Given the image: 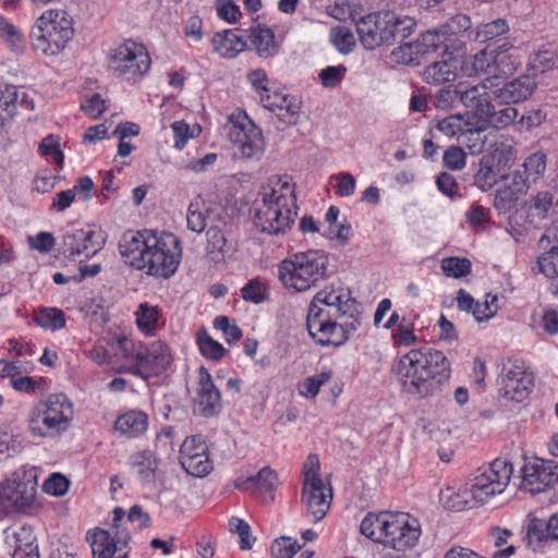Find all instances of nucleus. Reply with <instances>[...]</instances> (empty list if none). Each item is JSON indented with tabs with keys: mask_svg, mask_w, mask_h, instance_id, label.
Listing matches in <instances>:
<instances>
[{
	"mask_svg": "<svg viewBox=\"0 0 558 558\" xmlns=\"http://www.w3.org/2000/svg\"><path fill=\"white\" fill-rule=\"evenodd\" d=\"M361 318L351 291L331 284L318 291L311 301L306 327L317 344L340 347L361 326Z\"/></svg>",
	"mask_w": 558,
	"mask_h": 558,
	"instance_id": "f257e3e1",
	"label": "nucleus"
},
{
	"mask_svg": "<svg viewBox=\"0 0 558 558\" xmlns=\"http://www.w3.org/2000/svg\"><path fill=\"white\" fill-rule=\"evenodd\" d=\"M120 254L133 268L149 276L169 278L180 264L182 250L173 233L129 230L119 241Z\"/></svg>",
	"mask_w": 558,
	"mask_h": 558,
	"instance_id": "f03ea898",
	"label": "nucleus"
},
{
	"mask_svg": "<svg viewBox=\"0 0 558 558\" xmlns=\"http://www.w3.org/2000/svg\"><path fill=\"white\" fill-rule=\"evenodd\" d=\"M294 187L287 178L270 177L253 203L254 223L268 234H284L296 217Z\"/></svg>",
	"mask_w": 558,
	"mask_h": 558,
	"instance_id": "7ed1b4c3",
	"label": "nucleus"
},
{
	"mask_svg": "<svg viewBox=\"0 0 558 558\" xmlns=\"http://www.w3.org/2000/svg\"><path fill=\"white\" fill-rule=\"evenodd\" d=\"M396 374L405 393L425 397L450 377V362L438 350L413 349L399 359Z\"/></svg>",
	"mask_w": 558,
	"mask_h": 558,
	"instance_id": "20e7f679",
	"label": "nucleus"
},
{
	"mask_svg": "<svg viewBox=\"0 0 558 558\" xmlns=\"http://www.w3.org/2000/svg\"><path fill=\"white\" fill-rule=\"evenodd\" d=\"M512 464L505 459H495L490 465L466 482L461 488H446L440 493L444 507L453 511H463L485 504L495 495L501 494L508 486Z\"/></svg>",
	"mask_w": 558,
	"mask_h": 558,
	"instance_id": "39448f33",
	"label": "nucleus"
},
{
	"mask_svg": "<svg viewBox=\"0 0 558 558\" xmlns=\"http://www.w3.org/2000/svg\"><path fill=\"white\" fill-rule=\"evenodd\" d=\"M73 418L72 400L65 393H50L33 405L27 426L33 436L53 439L70 429Z\"/></svg>",
	"mask_w": 558,
	"mask_h": 558,
	"instance_id": "423d86ee",
	"label": "nucleus"
},
{
	"mask_svg": "<svg viewBox=\"0 0 558 558\" xmlns=\"http://www.w3.org/2000/svg\"><path fill=\"white\" fill-rule=\"evenodd\" d=\"M328 257L323 251L310 250L283 259L278 267L282 286L293 292H305L325 278Z\"/></svg>",
	"mask_w": 558,
	"mask_h": 558,
	"instance_id": "0eeeda50",
	"label": "nucleus"
},
{
	"mask_svg": "<svg viewBox=\"0 0 558 558\" xmlns=\"http://www.w3.org/2000/svg\"><path fill=\"white\" fill-rule=\"evenodd\" d=\"M73 35L72 19L64 10L44 12L29 32L33 48L45 56L58 54Z\"/></svg>",
	"mask_w": 558,
	"mask_h": 558,
	"instance_id": "6e6552de",
	"label": "nucleus"
},
{
	"mask_svg": "<svg viewBox=\"0 0 558 558\" xmlns=\"http://www.w3.org/2000/svg\"><path fill=\"white\" fill-rule=\"evenodd\" d=\"M142 341L121 328L107 330V367L141 377Z\"/></svg>",
	"mask_w": 558,
	"mask_h": 558,
	"instance_id": "1a4fd4ad",
	"label": "nucleus"
},
{
	"mask_svg": "<svg viewBox=\"0 0 558 558\" xmlns=\"http://www.w3.org/2000/svg\"><path fill=\"white\" fill-rule=\"evenodd\" d=\"M150 64L147 49L142 44L129 39L111 49L108 69L117 78L137 81L149 71Z\"/></svg>",
	"mask_w": 558,
	"mask_h": 558,
	"instance_id": "9d476101",
	"label": "nucleus"
},
{
	"mask_svg": "<svg viewBox=\"0 0 558 558\" xmlns=\"http://www.w3.org/2000/svg\"><path fill=\"white\" fill-rule=\"evenodd\" d=\"M227 128L229 138L242 159H262L266 148L263 132L244 111L230 114Z\"/></svg>",
	"mask_w": 558,
	"mask_h": 558,
	"instance_id": "9b49d317",
	"label": "nucleus"
},
{
	"mask_svg": "<svg viewBox=\"0 0 558 558\" xmlns=\"http://www.w3.org/2000/svg\"><path fill=\"white\" fill-rule=\"evenodd\" d=\"M389 518L383 544L396 551H404L414 547L421 535L418 521L405 512H391Z\"/></svg>",
	"mask_w": 558,
	"mask_h": 558,
	"instance_id": "f8f14e48",
	"label": "nucleus"
},
{
	"mask_svg": "<svg viewBox=\"0 0 558 558\" xmlns=\"http://www.w3.org/2000/svg\"><path fill=\"white\" fill-rule=\"evenodd\" d=\"M36 496L33 480H8L0 483V518L29 507Z\"/></svg>",
	"mask_w": 558,
	"mask_h": 558,
	"instance_id": "ddd939ff",
	"label": "nucleus"
},
{
	"mask_svg": "<svg viewBox=\"0 0 558 558\" xmlns=\"http://www.w3.org/2000/svg\"><path fill=\"white\" fill-rule=\"evenodd\" d=\"M392 17V11H381L363 16L356 22V32L365 49L373 50L381 45H389Z\"/></svg>",
	"mask_w": 558,
	"mask_h": 558,
	"instance_id": "4468645a",
	"label": "nucleus"
},
{
	"mask_svg": "<svg viewBox=\"0 0 558 558\" xmlns=\"http://www.w3.org/2000/svg\"><path fill=\"white\" fill-rule=\"evenodd\" d=\"M522 490L538 494L554 487L558 483V465L541 459L526 460L521 469Z\"/></svg>",
	"mask_w": 558,
	"mask_h": 558,
	"instance_id": "2eb2a0df",
	"label": "nucleus"
},
{
	"mask_svg": "<svg viewBox=\"0 0 558 558\" xmlns=\"http://www.w3.org/2000/svg\"><path fill=\"white\" fill-rule=\"evenodd\" d=\"M180 463L186 473L203 477L213 470L208 447L201 435L186 437L180 448Z\"/></svg>",
	"mask_w": 558,
	"mask_h": 558,
	"instance_id": "dca6fc26",
	"label": "nucleus"
},
{
	"mask_svg": "<svg viewBox=\"0 0 558 558\" xmlns=\"http://www.w3.org/2000/svg\"><path fill=\"white\" fill-rule=\"evenodd\" d=\"M490 80H483L478 84L463 82L460 93V104L463 105L478 120L488 117L493 104L494 90L498 84H488Z\"/></svg>",
	"mask_w": 558,
	"mask_h": 558,
	"instance_id": "f3484780",
	"label": "nucleus"
},
{
	"mask_svg": "<svg viewBox=\"0 0 558 558\" xmlns=\"http://www.w3.org/2000/svg\"><path fill=\"white\" fill-rule=\"evenodd\" d=\"M533 387V378L526 372V367L521 361H513L505 367V374L501 378L500 391L509 400L521 402L527 398Z\"/></svg>",
	"mask_w": 558,
	"mask_h": 558,
	"instance_id": "a211bd4d",
	"label": "nucleus"
},
{
	"mask_svg": "<svg viewBox=\"0 0 558 558\" xmlns=\"http://www.w3.org/2000/svg\"><path fill=\"white\" fill-rule=\"evenodd\" d=\"M195 404L206 417L216 415L222 409L221 393L204 366L199 368Z\"/></svg>",
	"mask_w": 558,
	"mask_h": 558,
	"instance_id": "6ab92c4d",
	"label": "nucleus"
},
{
	"mask_svg": "<svg viewBox=\"0 0 558 558\" xmlns=\"http://www.w3.org/2000/svg\"><path fill=\"white\" fill-rule=\"evenodd\" d=\"M234 485L240 490L251 493L263 501H272L274 492L278 486V477L272 469L265 466L256 475L236 478Z\"/></svg>",
	"mask_w": 558,
	"mask_h": 558,
	"instance_id": "aec40b11",
	"label": "nucleus"
},
{
	"mask_svg": "<svg viewBox=\"0 0 558 558\" xmlns=\"http://www.w3.org/2000/svg\"><path fill=\"white\" fill-rule=\"evenodd\" d=\"M331 488L326 486L323 481L303 484L302 502L306 506L307 513L312 515L313 521L322 520L328 512L331 502Z\"/></svg>",
	"mask_w": 558,
	"mask_h": 558,
	"instance_id": "412c9836",
	"label": "nucleus"
},
{
	"mask_svg": "<svg viewBox=\"0 0 558 558\" xmlns=\"http://www.w3.org/2000/svg\"><path fill=\"white\" fill-rule=\"evenodd\" d=\"M4 541L9 547L13 548L12 558H39L36 537L31 526L5 529Z\"/></svg>",
	"mask_w": 558,
	"mask_h": 558,
	"instance_id": "4be33fe9",
	"label": "nucleus"
},
{
	"mask_svg": "<svg viewBox=\"0 0 558 558\" xmlns=\"http://www.w3.org/2000/svg\"><path fill=\"white\" fill-rule=\"evenodd\" d=\"M460 68L459 58L445 49L440 60L434 61L424 69L422 78L425 83L433 85L449 83L457 78Z\"/></svg>",
	"mask_w": 558,
	"mask_h": 558,
	"instance_id": "5701e85b",
	"label": "nucleus"
},
{
	"mask_svg": "<svg viewBox=\"0 0 558 558\" xmlns=\"http://www.w3.org/2000/svg\"><path fill=\"white\" fill-rule=\"evenodd\" d=\"M141 377L146 378L150 375H158L163 372L171 363V354L168 345L160 341H154L149 345L142 342Z\"/></svg>",
	"mask_w": 558,
	"mask_h": 558,
	"instance_id": "b1692460",
	"label": "nucleus"
},
{
	"mask_svg": "<svg viewBox=\"0 0 558 558\" xmlns=\"http://www.w3.org/2000/svg\"><path fill=\"white\" fill-rule=\"evenodd\" d=\"M263 106L276 112L280 121L288 125L296 124L300 117V102L292 96L280 92L268 93L262 96Z\"/></svg>",
	"mask_w": 558,
	"mask_h": 558,
	"instance_id": "393cba45",
	"label": "nucleus"
},
{
	"mask_svg": "<svg viewBox=\"0 0 558 558\" xmlns=\"http://www.w3.org/2000/svg\"><path fill=\"white\" fill-rule=\"evenodd\" d=\"M532 182L521 170L513 171L506 178L505 187L498 190L495 196V206L499 210H508L519 199V197L527 192Z\"/></svg>",
	"mask_w": 558,
	"mask_h": 558,
	"instance_id": "a878e982",
	"label": "nucleus"
},
{
	"mask_svg": "<svg viewBox=\"0 0 558 558\" xmlns=\"http://www.w3.org/2000/svg\"><path fill=\"white\" fill-rule=\"evenodd\" d=\"M536 89V82L530 75H521L494 90V99L500 104H515L529 99Z\"/></svg>",
	"mask_w": 558,
	"mask_h": 558,
	"instance_id": "bb28decb",
	"label": "nucleus"
},
{
	"mask_svg": "<svg viewBox=\"0 0 558 558\" xmlns=\"http://www.w3.org/2000/svg\"><path fill=\"white\" fill-rule=\"evenodd\" d=\"M95 235L94 231L82 229L65 233L63 236L64 253L71 257L85 255L88 258L94 256L101 250L100 243L94 241Z\"/></svg>",
	"mask_w": 558,
	"mask_h": 558,
	"instance_id": "cd10ccee",
	"label": "nucleus"
},
{
	"mask_svg": "<svg viewBox=\"0 0 558 558\" xmlns=\"http://www.w3.org/2000/svg\"><path fill=\"white\" fill-rule=\"evenodd\" d=\"M148 415L141 410H129L120 414L113 423L112 432L129 439L138 438L148 428Z\"/></svg>",
	"mask_w": 558,
	"mask_h": 558,
	"instance_id": "c85d7f7f",
	"label": "nucleus"
},
{
	"mask_svg": "<svg viewBox=\"0 0 558 558\" xmlns=\"http://www.w3.org/2000/svg\"><path fill=\"white\" fill-rule=\"evenodd\" d=\"M526 537L534 550L548 541H558V513L553 514L547 522L541 519L531 520Z\"/></svg>",
	"mask_w": 558,
	"mask_h": 558,
	"instance_id": "c756f323",
	"label": "nucleus"
},
{
	"mask_svg": "<svg viewBox=\"0 0 558 558\" xmlns=\"http://www.w3.org/2000/svg\"><path fill=\"white\" fill-rule=\"evenodd\" d=\"M461 70L466 76H481L485 75L484 80H490L488 84L495 83L494 72V51L481 50L474 56L470 57L461 64Z\"/></svg>",
	"mask_w": 558,
	"mask_h": 558,
	"instance_id": "7c9ffc66",
	"label": "nucleus"
},
{
	"mask_svg": "<svg viewBox=\"0 0 558 558\" xmlns=\"http://www.w3.org/2000/svg\"><path fill=\"white\" fill-rule=\"evenodd\" d=\"M206 257L215 265L225 264L226 259L234 253V247L217 228L207 231Z\"/></svg>",
	"mask_w": 558,
	"mask_h": 558,
	"instance_id": "2f4dec72",
	"label": "nucleus"
},
{
	"mask_svg": "<svg viewBox=\"0 0 558 558\" xmlns=\"http://www.w3.org/2000/svg\"><path fill=\"white\" fill-rule=\"evenodd\" d=\"M493 51L495 82L512 75L521 64V54L515 48L500 46Z\"/></svg>",
	"mask_w": 558,
	"mask_h": 558,
	"instance_id": "473e14b6",
	"label": "nucleus"
},
{
	"mask_svg": "<svg viewBox=\"0 0 558 558\" xmlns=\"http://www.w3.org/2000/svg\"><path fill=\"white\" fill-rule=\"evenodd\" d=\"M211 45L219 56L232 59L245 49L246 41L235 31H225L213 36Z\"/></svg>",
	"mask_w": 558,
	"mask_h": 558,
	"instance_id": "72a5a7b5",
	"label": "nucleus"
},
{
	"mask_svg": "<svg viewBox=\"0 0 558 558\" xmlns=\"http://www.w3.org/2000/svg\"><path fill=\"white\" fill-rule=\"evenodd\" d=\"M558 199L554 204V195L549 191H539L532 195L525 203L527 216L531 220H543L555 213Z\"/></svg>",
	"mask_w": 558,
	"mask_h": 558,
	"instance_id": "f704fd0d",
	"label": "nucleus"
},
{
	"mask_svg": "<svg viewBox=\"0 0 558 558\" xmlns=\"http://www.w3.org/2000/svg\"><path fill=\"white\" fill-rule=\"evenodd\" d=\"M391 512L367 513L361 522L360 530L363 535L374 542L384 543Z\"/></svg>",
	"mask_w": 558,
	"mask_h": 558,
	"instance_id": "c9c22d12",
	"label": "nucleus"
},
{
	"mask_svg": "<svg viewBox=\"0 0 558 558\" xmlns=\"http://www.w3.org/2000/svg\"><path fill=\"white\" fill-rule=\"evenodd\" d=\"M414 49L420 57L436 52L438 49L444 47V50L449 51L450 44L444 36L439 27L428 29L421 34L414 41Z\"/></svg>",
	"mask_w": 558,
	"mask_h": 558,
	"instance_id": "e433bc0d",
	"label": "nucleus"
},
{
	"mask_svg": "<svg viewBox=\"0 0 558 558\" xmlns=\"http://www.w3.org/2000/svg\"><path fill=\"white\" fill-rule=\"evenodd\" d=\"M136 326L146 336H151L160 318V311L157 306L148 303H141L135 312Z\"/></svg>",
	"mask_w": 558,
	"mask_h": 558,
	"instance_id": "4c0bfd02",
	"label": "nucleus"
},
{
	"mask_svg": "<svg viewBox=\"0 0 558 558\" xmlns=\"http://www.w3.org/2000/svg\"><path fill=\"white\" fill-rule=\"evenodd\" d=\"M248 37L260 57L267 58L276 52L277 44L270 28L259 26L252 28Z\"/></svg>",
	"mask_w": 558,
	"mask_h": 558,
	"instance_id": "58836bf2",
	"label": "nucleus"
},
{
	"mask_svg": "<svg viewBox=\"0 0 558 558\" xmlns=\"http://www.w3.org/2000/svg\"><path fill=\"white\" fill-rule=\"evenodd\" d=\"M208 208L201 196L195 197L189 205L186 214L187 228L201 233L207 226Z\"/></svg>",
	"mask_w": 558,
	"mask_h": 558,
	"instance_id": "ea45409f",
	"label": "nucleus"
},
{
	"mask_svg": "<svg viewBox=\"0 0 558 558\" xmlns=\"http://www.w3.org/2000/svg\"><path fill=\"white\" fill-rule=\"evenodd\" d=\"M465 123L461 114H452L445 119H441L437 122V130L440 131L446 136H457V135H470L475 136L476 141H481V132L480 130H466L464 131Z\"/></svg>",
	"mask_w": 558,
	"mask_h": 558,
	"instance_id": "a19ab883",
	"label": "nucleus"
},
{
	"mask_svg": "<svg viewBox=\"0 0 558 558\" xmlns=\"http://www.w3.org/2000/svg\"><path fill=\"white\" fill-rule=\"evenodd\" d=\"M38 326L45 329L59 330L65 326V315L57 307H41L34 316Z\"/></svg>",
	"mask_w": 558,
	"mask_h": 558,
	"instance_id": "79ce46f5",
	"label": "nucleus"
},
{
	"mask_svg": "<svg viewBox=\"0 0 558 558\" xmlns=\"http://www.w3.org/2000/svg\"><path fill=\"white\" fill-rule=\"evenodd\" d=\"M547 166V156L544 151H535L527 156L522 165L523 173L532 182L536 184L544 175Z\"/></svg>",
	"mask_w": 558,
	"mask_h": 558,
	"instance_id": "37998d69",
	"label": "nucleus"
},
{
	"mask_svg": "<svg viewBox=\"0 0 558 558\" xmlns=\"http://www.w3.org/2000/svg\"><path fill=\"white\" fill-rule=\"evenodd\" d=\"M391 20L392 23H390L391 26L389 27L391 33L389 45L408 38L414 32L416 26L415 20L408 15H398L393 12V17Z\"/></svg>",
	"mask_w": 558,
	"mask_h": 558,
	"instance_id": "c03bdc74",
	"label": "nucleus"
},
{
	"mask_svg": "<svg viewBox=\"0 0 558 558\" xmlns=\"http://www.w3.org/2000/svg\"><path fill=\"white\" fill-rule=\"evenodd\" d=\"M463 87V82H459L457 85H450L440 88L435 94L434 104L435 107L441 110H449L456 108L457 104L460 102V90Z\"/></svg>",
	"mask_w": 558,
	"mask_h": 558,
	"instance_id": "a18cd8bd",
	"label": "nucleus"
},
{
	"mask_svg": "<svg viewBox=\"0 0 558 558\" xmlns=\"http://www.w3.org/2000/svg\"><path fill=\"white\" fill-rule=\"evenodd\" d=\"M331 372H322L314 376L306 377L302 383L299 384L298 390L302 397L307 399H314L323 385L331 379Z\"/></svg>",
	"mask_w": 558,
	"mask_h": 558,
	"instance_id": "49530a36",
	"label": "nucleus"
},
{
	"mask_svg": "<svg viewBox=\"0 0 558 558\" xmlns=\"http://www.w3.org/2000/svg\"><path fill=\"white\" fill-rule=\"evenodd\" d=\"M197 344L201 353L210 360L219 361L223 357L226 350L218 341L214 340L206 330L197 332Z\"/></svg>",
	"mask_w": 558,
	"mask_h": 558,
	"instance_id": "de8ad7c7",
	"label": "nucleus"
},
{
	"mask_svg": "<svg viewBox=\"0 0 558 558\" xmlns=\"http://www.w3.org/2000/svg\"><path fill=\"white\" fill-rule=\"evenodd\" d=\"M518 110L514 107L507 106L499 110H496L494 104H492L490 112L488 117L483 118L482 121L487 122L496 129H504L510 125L517 118Z\"/></svg>",
	"mask_w": 558,
	"mask_h": 558,
	"instance_id": "09e8293b",
	"label": "nucleus"
},
{
	"mask_svg": "<svg viewBox=\"0 0 558 558\" xmlns=\"http://www.w3.org/2000/svg\"><path fill=\"white\" fill-rule=\"evenodd\" d=\"M472 26L471 19L466 14H457L452 16L448 22L440 25L439 28L449 44L456 43L457 40L452 37L470 29Z\"/></svg>",
	"mask_w": 558,
	"mask_h": 558,
	"instance_id": "8fccbe9b",
	"label": "nucleus"
},
{
	"mask_svg": "<svg viewBox=\"0 0 558 558\" xmlns=\"http://www.w3.org/2000/svg\"><path fill=\"white\" fill-rule=\"evenodd\" d=\"M330 40L341 53L351 52L355 46V37L352 31L341 25L331 28Z\"/></svg>",
	"mask_w": 558,
	"mask_h": 558,
	"instance_id": "3c124183",
	"label": "nucleus"
},
{
	"mask_svg": "<svg viewBox=\"0 0 558 558\" xmlns=\"http://www.w3.org/2000/svg\"><path fill=\"white\" fill-rule=\"evenodd\" d=\"M241 292H242V298L245 301L253 302L255 304L264 302L269 296L268 286L259 279L250 280L242 288Z\"/></svg>",
	"mask_w": 558,
	"mask_h": 558,
	"instance_id": "603ef678",
	"label": "nucleus"
},
{
	"mask_svg": "<svg viewBox=\"0 0 558 558\" xmlns=\"http://www.w3.org/2000/svg\"><path fill=\"white\" fill-rule=\"evenodd\" d=\"M441 270L447 277L461 278L470 274L471 262L462 257H447L441 260Z\"/></svg>",
	"mask_w": 558,
	"mask_h": 558,
	"instance_id": "864d4df0",
	"label": "nucleus"
},
{
	"mask_svg": "<svg viewBox=\"0 0 558 558\" xmlns=\"http://www.w3.org/2000/svg\"><path fill=\"white\" fill-rule=\"evenodd\" d=\"M499 308L497 295L486 294L483 302H476L472 315L478 323L487 322L495 316Z\"/></svg>",
	"mask_w": 558,
	"mask_h": 558,
	"instance_id": "5fc2aeb1",
	"label": "nucleus"
},
{
	"mask_svg": "<svg viewBox=\"0 0 558 558\" xmlns=\"http://www.w3.org/2000/svg\"><path fill=\"white\" fill-rule=\"evenodd\" d=\"M135 463L142 465L138 469V476L142 482L149 484L155 481V473L157 469V461L149 450H145L141 452L136 459Z\"/></svg>",
	"mask_w": 558,
	"mask_h": 558,
	"instance_id": "6e6d98bb",
	"label": "nucleus"
},
{
	"mask_svg": "<svg viewBox=\"0 0 558 558\" xmlns=\"http://www.w3.org/2000/svg\"><path fill=\"white\" fill-rule=\"evenodd\" d=\"M508 29V22L505 19H497L477 26L475 37L478 40L487 41L506 34Z\"/></svg>",
	"mask_w": 558,
	"mask_h": 558,
	"instance_id": "4d7b16f0",
	"label": "nucleus"
},
{
	"mask_svg": "<svg viewBox=\"0 0 558 558\" xmlns=\"http://www.w3.org/2000/svg\"><path fill=\"white\" fill-rule=\"evenodd\" d=\"M301 547L295 539L281 536L272 542L270 551L272 558H292Z\"/></svg>",
	"mask_w": 558,
	"mask_h": 558,
	"instance_id": "13d9d810",
	"label": "nucleus"
},
{
	"mask_svg": "<svg viewBox=\"0 0 558 558\" xmlns=\"http://www.w3.org/2000/svg\"><path fill=\"white\" fill-rule=\"evenodd\" d=\"M396 344L410 347L417 343V337L414 333V324L402 317L397 330L392 333Z\"/></svg>",
	"mask_w": 558,
	"mask_h": 558,
	"instance_id": "bf43d9fd",
	"label": "nucleus"
},
{
	"mask_svg": "<svg viewBox=\"0 0 558 558\" xmlns=\"http://www.w3.org/2000/svg\"><path fill=\"white\" fill-rule=\"evenodd\" d=\"M0 37L15 51L23 48L22 35L7 19L0 16Z\"/></svg>",
	"mask_w": 558,
	"mask_h": 558,
	"instance_id": "052dcab7",
	"label": "nucleus"
},
{
	"mask_svg": "<svg viewBox=\"0 0 558 558\" xmlns=\"http://www.w3.org/2000/svg\"><path fill=\"white\" fill-rule=\"evenodd\" d=\"M538 269L547 278L558 277V247L553 246L542 254L537 260Z\"/></svg>",
	"mask_w": 558,
	"mask_h": 558,
	"instance_id": "680f3d73",
	"label": "nucleus"
},
{
	"mask_svg": "<svg viewBox=\"0 0 558 558\" xmlns=\"http://www.w3.org/2000/svg\"><path fill=\"white\" fill-rule=\"evenodd\" d=\"M391 57L396 62L405 65H417L420 63V54L416 53L413 41L400 45L393 49Z\"/></svg>",
	"mask_w": 558,
	"mask_h": 558,
	"instance_id": "e2e57ef3",
	"label": "nucleus"
},
{
	"mask_svg": "<svg viewBox=\"0 0 558 558\" xmlns=\"http://www.w3.org/2000/svg\"><path fill=\"white\" fill-rule=\"evenodd\" d=\"M214 327L223 332L225 339L228 343L236 342L243 336L240 327L236 324L231 323L227 316H217L214 320Z\"/></svg>",
	"mask_w": 558,
	"mask_h": 558,
	"instance_id": "0e129e2a",
	"label": "nucleus"
},
{
	"mask_svg": "<svg viewBox=\"0 0 558 558\" xmlns=\"http://www.w3.org/2000/svg\"><path fill=\"white\" fill-rule=\"evenodd\" d=\"M556 54L550 50H538L529 61L531 69L538 73H544L554 68Z\"/></svg>",
	"mask_w": 558,
	"mask_h": 558,
	"instance_id": "69168bd1",
	"label": "nucleus"
},
{
	"mask_svg": "<svg viewBox=\"0 0 558 558\" xmlns=\"http://www.w3.org/2000/svg\"><path fill=\"white\" fill-rule=\"evenodd\" d=\"M34 368L32 362H23V361H0V377H10L11 380L22 373H28Z\"/></svg>",
	"mask_w": 558,
	"mask_h": 558,
	"instance_id": "338daca9",
	"label": "nucleus"
},
{
	"mask_svg": "<svg viewBox=\"0 0 558 558\" xmlns=\"http://www.w3.org/2000/svg\"><path fill=\"white\" fill-rule=\"evenodd\" d=\"M43 156H50L58 166L63 163V153L60 149L59 138L53 135L46 136L39 144Z\"/></svg>",
	"mask_w": 558,
	"mask_h": 558,
	"instance_id": "774afa93",
	"label": "nucleus"
}]
</instances>
